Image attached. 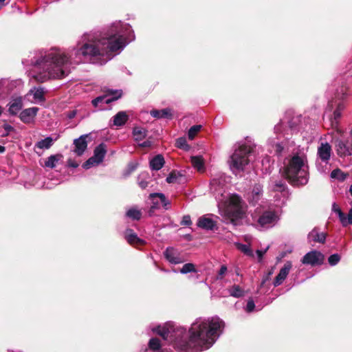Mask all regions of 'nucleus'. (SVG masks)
Listing matches in <instances>:
<instances>
[{"label": "nucleus", "mask_w": 352, "mask_h": 352, "mask_svg": "<svg viewBox=\"0 0 352 352\" xmlns=\"http://www.w3.org/2000/svg\"><path fill=\"white\" fill-rule=\"evenodd\" d=\"M324 260V256L320 252L313 250L307 253L302 257L301 262L305 265L315 266L322 265Z\"/></svg>", "instance_id": "9"}, {"label": "nucleus", "mask_w": 352, "mask_h": 352, "mask_svg": "<svg viewBox=\"0 0 352 352\" xmlns=\"http://www.w3.org/2000/svg\"><path fill=\"white\" fill-rule=\"evenodd\" d=\"M228 271V268L225 265H223L221 266L220 270L218 272V274L217 276V280H222L225 274H226Z\"/></svg>", "instance_id": "45"}, {"label": "nucleus", "mask_w": 352, "mask_h": 352, "mask_svg": "<svg viewBox=\"0 0 352 352\" xmlns=\"http://www.w3.org/2000/svg\"><path fill=\"white\" fill-rule=\"evenodd\" d=\"M226 177L223 174H219L213 177L210 182V190L218 200L222 201L225 193Z\"/></svg>", "instance_id": "6"}, {"label": "nucleus", "mask_w": 352, "mask_h": 352, "mask_svg": "<svg viewBox=\"0 0 352 352\" xmlns=\"http://www.w3.org/2000/svg\"><path fill=\"white\" fill-rule=\"evenodd\" d=\"M340 261V256L338 254H333L328 258V262L330 265L334 266Z\"/></svg>", "instance_id": "43"}, {"label": "nucleus", "mask_w": 352, "mask_h": 352, "mask_svg": "<svg viewBox=\"0 0 352 352\" xmlns=\"http://www.w3.org/2000/svg\"><path fill=\"white\" fill-rule=\"evenodd\" d=\"M255 307L254 302L253 300H250L248 302L246 305V311L248 312H251L254 310Z\"/></svg>", "instance_id": "51"}, {"label": "nucleus", "mask_w": 352, "mask_h": 352, "mask_svg": "<svg viewBox=\"0 0 352 352\" xmlns=\"http://www.w3.org/2000/svg\"><path fill=\"white\" fill-rule=\"evenodd\" d=\"M3 129H5L6 133V134L3 135V136L8 135L10 131L14 130V128L10 124H4Z\"/></svg>", "instance_id": "53"}, {"label": "nucleus", "mask_w": 352, "mask_h": 352, "mask_svg": "<svg viewBox=\"0 0 352 352\" xmlns=\"http://www.w3.org/2000/svg\"><path fill=\"white\" fill-rule=\"evenodd\" d=\"M149 198L151 200L152 205L150 208V210H148V215L152 216L154 211L160 208L161 203L158 195H155L153 197H152L151 194Z\"/></svg>", "instance_id": "34"}, {"label": "nucleus", "mask_w": 352, "mask_h": 352, "mask_svg": "<svg viewBox=\"0 0 352 352\" xmlns=\"http://www.w3.org/2000/svg\"><path fill=\"white\" fill-rule=\"evenodd\" d=\"M190 161L193 167L198 171L202 172L204 170V162L201 156H193Z\"/></svg>", "instance_id": "29"}, {"label": "nucleus", "mask_w": 352, "mask_h": 352, "mask_svg": "<svg viewBox=\"0 0 352 352\" xmlns=\"http://www.w3.org/2000/svg\"><path fill=\"white\" fill-rule=\"evenodd\" d=\"M77 113H78L77 109L70 110V111L66 112V117L68 119H73L74 117H76Z\"/></svg>", "instance_id": "49"}, {"label": "nucleus", "mask_w": 352, "mask_h": 352, "mask_svg": "<svg viewBox=\"0 0 352 352\" xmlns=\"http://www.w3.org/2000/svg\"><path fill=\"white\" fill-rule=\"evenodd\" d=\"M106 154V146L104 144H99L94 149V156L90 157L83 164V167L86 169L91 168L93 166L99 164L103 161Z\"/></svg>", "instance_id": "7"}, {"label": "nucleus", "mask_w": 352, "mask_h": 352, "mask_svg": "<svg viewBox=\"0 0 352 352\" xmlns=\"http://www.w3.org/2000/svg\"><path fill=\"white\" fill-rule=\"evenodd\" d=\"M158 338H151L148 342V349L145 352H163Z\"/></svg>", "instance_id": "24"}, {"label": "nucleus", "mask_w": 352, "mask_h": 352, "mask_svg": "<svg viewBox=\"0 0 352 352\" xmlns=\"http://www.w3.org/2000/svg\"><path fill=\"white\" fill-rule=\"evenodd\" d=\"M122 96V91L116 90L110 95L98 96L92 100V104L97 107L101 103L109 104L120 98Z\"/></svg>", "instance_id": "12"}, {"label": "nucleus", "mask_w": 352, "mask_h": 352, "mask_svg": "<svg viewBox=\"0 0 352 352\" xmlns=\"http://www.w3.org/2000/svg\"><path fill=\"white\" fill-rule=\"evenodd\" d=\"M285 175L293 186H303L309 181V170L305 157L294 155L285 166Z\"/></svg>", "instance_id": "3"}, {"label": "nucleus", "mask_w": 352, "mask_h": 352, "mask_svg": "<svg viewBox=\"0 0 352 352\" xmlns=\"http://www.w3.org/2000/svg\"><path fill=\"white\" fill-rule=\"evenodd\" d=\"M326 234L324 232H320L318 229H313L308 234L309 241H314L318 243H324Z\"/></svg>", "instance_id": "18"}, {"label": "nucleus", "mask_w": 352, "mask_h": 352, "mask_svg": "<svg viewBox=\"0 0 352 352\" xmlns=\"http://www.w3.org/2000/svg\"><path fill=\"white\" fill-rule=\"evenodd\" d=\"M54 140L51 137H47L38 141L36 146L41 149H48L53 144Z\"/></svg>", "instance_id": "32"}, {"label": "nucleus", "mask_w": 352, "mask_h": 352, "mask_svg": "<svg viewBox=\"0 0 352 352\" xmlns=\"http://www.w3.org/2000/svg\"><path fill=\"white\" fill-rule=\"evenodd\" d=\"M176 146L179 148H182L185 151H188L190 149V146L187 144L186 140L185 138H179L176 141Z\"/></svg>", "instance_id": "41"}, {"label": "nucleus", "mask_w": 352, "mask_h": 352, "mask_svg": "<svg viewBox=\"0 0 352 352\" xmlns=\"http://www.w3.org/2000/svg\"><path fill=\"white\" fill-rule=\"evenodd\" d=\"M228 294L234 298H241L245 295L244 289L238 285H233L228 288Z\"/></svg>", "instance_id": "21"}, {"label": "nucleus", "mask_w": 352, "mask_h": 352, "mask_svg": "<svg viewBox=\"0 0 352 352\" xmlns=\"http://www.w3.org/2000/svg\"><path fill=\"white\" fill-rule=\"evenodd\" d=\"M278 217L276 213L272 210L264 212L258 220V224L263 228H270L278 221Z\"/></svg>", "instance_id": "10"}, {"label": "nucleus", "mask_w": 352, "mask_h": 352, "mask_svg": "<svg viewBox=\"0 0 352 352\" xmlns=\"http://www.w3.org/2000/svg\"><path fill=\"white\" fill-rule=\"evenodd\" d=\"M350 135L351 137V141H350V142H352V130L350 131Z\"/></svg>", "instance_id": "63"}, {"label": "nucleus", "mask_w": 352, "mask_h": 352, "mask_svg": "<svg viewBox=\"0 0 352 352\" xmlns=\"http://www.w3.org/2000/svg\"><path fill=\"white\" fill-rule=\"evenodd\" d=\"M283 122H281V123L277 124L274 127V131L276 134H280L281 133V130H282V124Z\"/></svg>", "instance_id": "54"}, {"label": "nucleus", "mask_w": 352, "mask_h": 352, "mask_svg": "<svg viewBox=\"0 0 352 352\" xmlns=\"http://www.w3.org/2000/svg\"><path fill=\"white\" fill-rule=\"evenodd\" d=\"M245 211V206L241 198L236 195H230L227 214L231 223L236 225L237 221L243 218Z\"/></svg>", "instance_id": "5"}, {"label": "nucleus", "mask_w": 352, "mask_h": 352, "mask_svg": "<svg viewBox=\"0 0 352 352\" xmlns=\"http://www.w3.org/2000/svg\"><path fill=\"white\" fill-rule=\"evenodd\" d=\"M128 120V116L124 111H120L113 117V124L116 126L124 125Z\"/></svg>", "instance_id": "27"}, {"label": "nucleus", "mask_w": 352, "mask_h": 352, "mask_svg": "<svg viewBox=\"0 0 352 352\" xmlns=\"http://www.w3.org/2000/svg\"><path fill=\"white\" fill-rule=\"evenodd\" d=\"M23 102L21 98H16L13 99L9 104L8 111L12 115H16L21 109Z\"/></svg>", "instance_id": "20"}, {"label": "nucleus", "mask_w": 352, "mask_h": 352, "mask_svg": "<svg viewBox=\"0 0 352 352\" xmlns=\"http://www.w3.org/2000/svg\"><path fill=\"white\" fill-rule=\"evenodd\" d=\"M5 151V147L0 145V153H3Z\"/></svg>", "instance_id": "61"}, {"label": "nucleus", "mask_w": 352, "mask_h": 352, "mask_svg": "<svg viewBox=\"0 0 352 352\" xmlns=\"http://www.w3.org/2000/svg\"><path fill=\"white\" fill-rule=\"evenodd\" d=\"M334 118L333 120L331 121V127L335 129L336 132L338 134H342V131L338 126V119L341 116V111L339 109H336L333 113Z\"/></svg>", "instance_id": "33"}, {"label": "nucleus", "mask_w": 352, "mask_h": 352, "mask_svg": "<svg viewBox=\"0 0 352 352\" xmlns=\"http://www.w3.org/2000/svg\"><path fill=\"white\" fill-rule=\"evenodd\" d=\"M126 217L133 220H139L142 217V212L135 208H131L126 213Z\"/></svg>", "instance_id": "35"}, {"label": "nucleus", "mask_w": 352, "mask_h": 352, "mask_svg": "<svg viewBox=\"0 0 352 352\" xmlns=\"http://www.w3.org/2000/svg\"><path fill=\"white\" fill-rule=\"evenodd\" d=\"M164 254L166 259L172 264H179L185 261L181 252L173 248H167Z\"/></svg>", "instance_id": "11"}, {"label": "nucleus", "mask_w": 352, "mask_h": 352, "mask_svg": "<svg viewBox=\"0 0 352 352\" xmlns=\"http://www.w3.org/2000/svg\"><path fill=\"white\" fill-rule=\"evenodd\" d=\"M125 239H126L128 243L131 245H143V244H144V240L140 239L131 229H128L126 230Z\"/></svg>", "instance_id": "17"}, {"label": "nucleus", "mask_w": 352, "mask_h": 352, "mask_svg": "<svg viewBox=\"0 0 352 352\" xmlns=\"http://www.w3.org/2000/svg\"><path fill=\"white\" fill-rule=\"evenodd\" d=\"M333 140L336 153L340 157L352 155V142L349 140L338 139L336 137H333Z\"/></svg>", "instance_id": "8"}, {"label": "nucleus", "mask_w": 352, "mask_h": 352, "mask_svg": "<svg viewBox=\"0 0 352 352\" xmlns=\"http://www.w3.org/2000/svg\"><path fill=\"white\" fill-rule=\"evenodd\" d=\"M268 249H269V246H267L263 250H256V254H257V256L258 257L259 261H261L262 260L263 256L265 254V252L267 251Z\"/></svg>", "instance_id": "52"}, {"label": "nucleus", "mask_w": 352, "mask_h": 352, "mask_svg": "<svg viewBox=\"0 0 352 352\" xmlns=\"http://www.w3.org/2000/svg\"><path fill=\"white\" fill-rule=\"evenodd\" d=\"M299 121V118L298 117H293L292 119L291 120H289L287 122H288V125L290 128L291 130L294 129L296 124H298Z\"/></svg>", "instance_id": "47"}, {"label": "nucleus", "mask_w": 352, "mask_h": 352, "mask_svg": "<svg viewBox=\"0 0 352 352\" xmlns=\"http://www.w3.org/2000/svg\"><path fill=\"white\" fill-rule=\"evenodd\" d=\"M349 192L352 196V185L350 186Z\"/></svg>", "instance_id": "62"}, {"label": "nucleus", "mask_w": 352, "mask_h": 352, "mask_svg": "<svg viewBox=\"0 0 352 352\" xmlns=\"http://www.w3.org/2000/svg\"><path fill=\"white\" fill-rule=\"evenodd\" d=\"M44 93L43 88L34 87L30 91L29 94L33 96V98L36 102H43L45 100Z\"/></svg>", "instance_id": "26"}, {"label": "nucleus", "mask_w": 352, "mask_h": 352, "mask_svg": "<svg viewBox=\"0 0 352 352\" xmlns=\"http://www.w3.org/2000/svg\"><path fill=\"white\" fill-rule=\"evenodd\" d=\"M144 175H145V174H142V175H140L138 177V184L140 186V188H142V189L146 188L148 186V182L146 181L140 180L141 177H144Z\"/></svg>", "instance_id": "48"}, {"label": "nucleus", "mask_w": 352, "mask_h": 352, "mask_svg": "<svg viewBox=\"0 0 352 352\" xmlns=\"http://www.w3.org/2000/svg\"><path fill=\"white\" fill-rule=\"evenodd\" d=\"M236 246L240 251H241L245 254L252 257L254 256L253 252L250 249L249 245L241 243H236Z\"/></svg>", "instance_id": "38"}, {"label": "nucleus", "mask_w": 352, "mask_h": 352, "mask_svg": "<svg viewBox=\"0 0 352 352\" xmlns=\"http://www.w3.org/2000/svg\"><path fill=\"white\" fill-rule=\"evenodd\" d=\"M38 111V107H30L24 109L20 114L21 120L25 123L30 124L34 122V118Z\"/></svg>", "instance_id": "14"}, {"label": "nucleus", "mask_w": 352, "mask_h": 352, "mask_svg": "<svg viewBox=\"0 0 352 352\" xmlns=\"http://www.w3.org/2000/svg\"><path fill=\"white\" fill-rule=\"evenodd\" d=\"M67 164L69 166L72 168H76L78 166V164L72 160H69L67 161Z\"/></svg>", "instance_id": "55"}, {"label": "nucleus", "mask_w": 352, "mask_h": 352, "mask_svg": "<svg viewBox=\"0 0 352 352\" xmlns=\"http://www.w3.org/2000/svg\"><path fill=\"white\" fill-rule=\"evenodd\" d=\"M87 135H81L79 138L76 139L74 142L75 148L74 152L78 156L83 154L87 148V143L86 141Z\"/></svg>", "instance_id": "16"}, {"label": "nucleus", "mask_w": 352, "mask_h": 352, "mask_svg": "<svg viewBox=\"0 0 352 352\" xmlns=\"http://www.w3.org/2000/svg\"><path fill=\"white\" fill-rule=\"evenodd\" d=\"M338 212L339 219L343 226H346L349 224L352 225V208L349 210L347 217L342 210H339Z\"/></svg>", "instance_id": "31"}, {"label": "nucleus", "mask_w": 352, "mask_h": 352, "mask_svg": "<svg viewBox=\"0 0 352 352\" xmlns=\"http://www.w3.org/2000/svg\"><path fill=\"white\" fill-rule=\"evenodd\" d=\"M2 113V108L0 107V115Z\"/></svg>", "instance_id": "64"}, {"label": "nucleus", "mask_w": 352, "mask_h": 352, "mask_svg": "<svg viewBox=\"0 0 352 352\" xmlns=\"http://www.w3.org/2000/svg\"><path fill=\"white\" fill-rule=\"evenodd\" d=\"M344 105L342 103H339L338 104L336 109H339L340 111H342L344 109Z\"/></svg>", "instance_id": "58"}, {"label": "nucleus", "mask_w": 352, "mask_h": 352, "mask_svg": "<svg viewBox=\"0 0 352 352\" xmlns=\"http://www.w3.org/2000/svg\"><path fill=\"white\" fill-rule=\"evenodd\" d=\"M318 155L319 158L324 162L327 163L331 157V146L327 143H321L318 148Z\"/></svg>", "instance_id": "15"}, {"label": "nucleus", "mask_w": 352, "mask_h": 352, "mask_svg": "<svg viewBox=\"0 0 352 352\" xmlns=\"http://www.w3.org/2000/svg\"><path fill=\"white\" fill-rule=\"evenodd\" d=\"M142 146H148L150 145L149 142H144L142 144H140Z\"/></svg>", "instance_id": "59"}, {"label": "nucleus", "mask_w": 352, "mask_h": 352, "mask_svg": "<svg viewBox=\"0 0 352 352\" xmlns=\"http://www.w3.org/2000/svg\"><path fill=\"white\" fill-rule=\"evenodd\" d=\"M155 195H158L160 203L162 206L166 209H168V206L170 204V201L166 199L165 195L162 193H152L151 197H153Z\"/></svg>", "instance_id": "39"}, {"label": "nucleus", "mask_w": 352, "mask_h": 352, "mask_svg": "<svg viewBox=\"0 0 352 352\" xmlns=\"http://www.w3.org/2000/svg\"><path fill=\"white\" fill-rule=\"evenodd\" d=\"M134 39V34L129 24L115 23L105 36L99 38L85 34L68 57L60 50H52L32 60V76L43 82L50 78H63L71 71L72 64H79L96 58L104 64L111 59L112 52L122 49Z\"/></svg>", "instance_id": "1"}, {"label": "nucleus", "mask_w": 352, "mask_h": 352, "mask_svg": "<svg viewBox=\"0 0 352 352\" xmlns=\"http://www.w3.org/2000/svg\"><path fill=\"white\" fill-rule=\"evenodd\" d=\"M347 177L348 174L344 173L339 168L335 169L331 173V178L337 179L340 182L344 181Z\"/></svg>", "instance_id": "36"}, {"label": "nucleus", "mask_w": 352, "mask_h": 352, "mask_svg": "<svg viewBox=\"0 0 352 352\" xmlns=\"http://www.w3.org/2000/svg\"><path fill=\"white\" fill-rule=\"evenodd\" d=\"M262 192L263 190L261 186L259 184L255 185L250 195V201L252 202H257L261 197Z\"/></svg>", "instance_id": "25"}, {"label": "nucleus", "mask_w": 352, "mask_h": 352, "mask_svg": "<svg viewBox=\"0 0 352 352\" xmlns=\"http://www.w3.org/2000/svg\"><path fill=\"white\" fill-rule=\"evenodd\" d=\"M147 131L142 127H134L133 135L136 141H140L144 139L146 136Z\"/></svg>", "instance_id": "30"}, {"label": "nucleus", "mask_w": 352, "mask_h": 352, "mask_svg": "<svg viewBox=\"0 0 352 352\" xmlns=\"http://www.w3.org/2000/svg\"><path fill=\"white\" fill-rule=\"evenodd\" d=\"M63 158L60 154L52 155L48 157L45 161V166L53 168L56 166V163Z\"/></svg>", "instance_id": "28"}, {"label": "nucleus", "mask_w": 352, "mask_h": 352, "mask_svg": "<svg viewBox=\"0 0 352 352\" xmlns=\"http://www.w3.org/2000/svg\"><path fill=\"white\" fill-rule=\"evenodd\" d=\"M5 1H6V0H0V7L3 6L4 5H6Z\"/></svg>", "instance_id": "60"}, {"label": "nucleus", "mask_w": 352, "mask_h": 352, "mask_svg": "<svg viewBox=\"0 0 352 352\" xmlns=\"http://www.w3.org/2000/svg\"><path fill=\"white\" fill-rule=\"evenodd\" d=\"M292 263L291 261H287L284 266L280 269L279 273L276 276L274 285L277 287L283 283L285 279L287 278L290 270L292 269Z\"/></svg>", "instance_id": "13"}, {"label": "nucleus", "mask_w": 352, "mask_h": 352, "mask_svg": "<svg viewBox=\"0 0 352 352\" xmlns=\"http://www.w3.org/2000/svg\"><path fill=\"white\" fill-rule=\"evenodd\" d=\"M179 175L175 172L169 174L166 177V182L169 184L177 182Z\"/></svg>", "instance_id": "44"}, {"label": "nucleus", "mask_w": 352, "mask_h": 352, "mask_svg": "<svg viewBox=\"0 0 352 352\" xmlns=\"http://www.w3.org/2000/svg\"><path fill=\"white\" fill-rule=\"evenodd\" d=\"M181 223L183 226H190L192 223L190 216H184Z\"/></svg>", "instance_id": "50"}, {"label": "nucleus", "mask_w": 352, "mask_h": 352, "mask_svg": "<svg viewBox=\"0 0 352 352\" xmlns=\"http://www.w3.org/2000/svg\"><path fill=\"white\" fill-rule=\"evenodd\" d=\"M197 226L203 229L212 230L215 227L216 223L211 218L202 217L199 219Z\"/></svg>", "instance_id": "19"}, {"label": "nucleus", "mask_w": 352, "mask_h": 352, "mask_svg": "<svg viewBox=\"0 0 352 352\" xmlns=\"http://www.w3.org/2000/svg\"><path fill=\"white\" fill-rule=\"evenodd\" d=\"M332 210L333 212H335L339 216V210H341L340 208L338 206V205L336 203H333L332 205Z\"/></svg>", "instance_id": "56"}, {"label": "nucleus", "mask_w": 352, "mask_h": 352, "mask_svg": "<svg viewBox=\"0 0 352 352\" xmlns=\"http://www.w3.org/2000/svg\"><path fill=\"white\" fill-rule=\"evenodd\" d=\"M270 144L276 155H280L285 149V145L283 144V142L280 143L278 142H275L274 140H270Z\"/></svg>", "instance_id": "37"}, {"label": "nucleus", "mask_w": 352, "mask_h": 352, "mask_svg": "<svg viewBox=\"0 0 352 352\" xmlns=\"http://www.w3.org/2000/svg\"><path fill=\"white\" fill-rule=\"evenodd\" d=\"M151 115L156 118H169L172 116L171 111L168 108L161 110H152L151 111Z\"/></svg>", "instance_id": "23"}, {"label": "nucleus", "mask_w": 352, "mask_h": 352, "mask_svg": "<svg viewBox=\"0 0 352 352\" xmlns=\"http://www.w3.org/2000/svg\"><path fill=\"white\" fill-rule=\"evenodd\" d=\"M137 168L136 163H131L129 165V172H133Z\"/></svg>", "instance_id": "57"}, {"label": "nucleus", "mask_w": 352, "mask_h": 352, "mask_svg": "<svg viewBox=\"0 0 352 352\" xmlns=\"http://www.w3.org/2000/svg\"><path fill=\"white\" fill-rule=\"evenodd\" d=\"M164 164V160L162 155H157L150 161V166L152 170H158Z\"/></svg>", "instance_id": "22"}, {"label": "nucleus", "mask_w": 352, "mask_h": 352, "mask_svg": "<svg viewBox=\"0 0 352 352\" xmlns=\"http://www.w3.org/2000/svg\"><path fill=\"white\" fill-rule=\"evenodd\" d=\"M252 151L253 148L250 145H239L229 160L230 169L234 173L236 174L243 170L245 166L248 164L250 161L249 157Z\"/></svg>", "instance_id": "4"}, {"label": "nucleus", "mask_w": 352, "mask_h": 352, "mask_svg": "<svg viewBox=\"0 0 352 352\" xmlns=\"http://www.w3.org/2000/svg\"><path fill=\"white\" fill-rule=\"evenodd\" d=\"M285 188V184L283 181L276 182L274 184V189L278 191H283Z\"/></svg>", "instance_id": "46"}, {"label": "nucleus", "mask_w": 352, "mask_h": 352, "mask_svg": "<svg viewBox=\"0 0 352 352\" xmlns=\"http://www.w3.org/2000/svg\"><path fill=\"white\" fill-rule=\"evenodd\" d=\"M201 128V125H194L188 131V138L190 140H193L197 133L200 131Z\"/></svg>", "instance_id": "42"}, {"label": "nucleus", "mask_w": 352, "mask_h": 352, "mask_svg": "<svg viewBox=\"0 0 352 352\" xmlns=\"http://www.w3.org/2000/svg\"><path fill=\"white\" fill-rule=\"evenodd\" d=\"M179 272L182 274H187L189 272H196L195 266L194 264L190 263L184 264L183 265V267L180 269Z\"/></svg>", "instance_id": "40"}, {"label": "nucleus", "mask_w": 352, "mask_h": 352, "mask_svg": "<svg viewBox=\"0 0 352 352\" xmlns=\"http://www.w3.org/2000/svg\"><path fill=\"white\" fill-rule=\"evenodd\" d=\"M225 327L219 317L199 318L192 324L188 333L180 326L168 322L155 331L173 344L178 352H200L210 348Z\"/></svg>", "instance_id": "2"}]
</instances>
